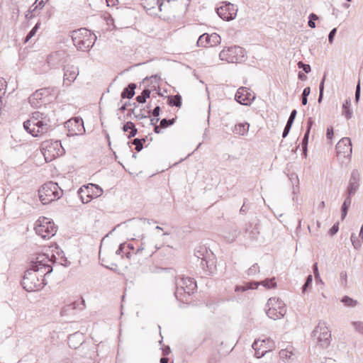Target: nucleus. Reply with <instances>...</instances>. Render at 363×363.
<instances>
[{"label":"nucleus","mask_w":363,"mask_h":363,"mask_svg":"<svg viewBox=\"0 0 363 363\" xmlns=\"http://www.w3.org/2000/svg\"><path fill=\"white\" fill-rule=\"evenodd\" d=\"M23 127L28 133L34 137L42 136L50 130V125L39 113H35L23 123Z\"/></svg>","instance_id":"obj_1"},{"label":"nucleus","mask_w":363,"mask_h":363,"mask_svg":"<svg viewBox=\"0 0 363 363\" xmlns=\"http://www.w3.org/2000/svg\"><path fill=\"white\" fill-rule=\"evenodd\" d=\"M63 191L58 184L53 182H48L40 186L38 197L44 205L49 204L60 199Z\"/></svg>","instance_id":"obj_2"},{"label":"nucleus","mask_w":363,"mask_h":363,"mask_svg":"<svg viewBox=\"0 0 363 363\" xmlns=\"http://www.w3.org/2000/svg\"><path fill=\"white\" fill-rule=\"evenodd\" d=\"M74 45L79 50L86 51L92 47L95 36L89 30L80 28L72 33Z\"/></svg>","instance_id":"obj_3"},{"label":"nucleus","mask_w":363,"mask_h":363,"mask_svg":"<svg viewBox=\"0 0 363 363\" xmlns=\"http://www.w3.org/2000/svg\"><path fill=\"white\" fill-rule=\"evenodd\" d=\"M54 256L50 257L48 253H38L35 255L31 260L30 269L36 272H40V274L46 275L52 270L51 263L53 262Z\"/></svg>","instance_id":"obj_4"},{"label":"nucleus","mask_w":363,"mask_h":363,"mask_svg":"<svg viewBox=\"0 0 363 363\" xmlns=\"http://www.w3.org/2000/svg\"><path fill=\"white\" fill-rule=\"evenodd\" d=\"M31 269L27 271L23 277L22 284L27 291H36L42 289L45 286L43 277Z\"/></svg>","instance_id":"obj_5"},{"label":"nucleus","mask_w":363,"mask_h":363,"mask_svg":"<svg viewBox=\"0 0 363 363\" xmlns=\"http://www.w3.org/2000/svg\"><path fill=\"white\" fill-rule=\"evenodd\" d=\"M41 151L47 162H50L64 154V148L58 140H45L41 145Z\"/></svg>","instance_id":"obj_6"},{"label":"nucleus","mask_w":363,"mask_h":363,"mask_svg":"<svg viewBox=\"0 0 363 363\" xmlns=\"http://www.w3.org/2000/svg\"><path fill=\"white\" fill-rule=\"evenodd\" d=\"M35 233L44 239L52 238L57 232V227L49 218L40 217L35 223Z\"/></svg>","instance_id":"obj_7"},{"label":"nucleus","mask_w":363,"mask_h":363,"mask_svg":"<svg viewBox=\"0 0 363 363\" xmlns=\"http://www.w3.org/2000/svg\"><path fill=\"white\" fill-rule=\"evenodd\" d=\"M286 313L285 304L278 298H270L267 303L266 313L269 318L277 320L282 318Z\"/></svg>","instance_id":"obj_8"},{"label":"nucleus","mask_w":363,"mask_h":363,"mask_svg":"<svg viewBox=\"0 0 363 363\" xmlns=\"http://www.w3.org/2000/svg\"><path fill=\"white\" fill-rule=\"evenodd\" d=\"M244 50L240 46H231L223 48L220 54V59L230 63H237L242 60Z\"/></svg>","instance_id":"obj_9"},{"label":"nucleus","mask_w":363,"mask_h":363,"mask_svg":"<svg viewBox=\"0 0 363 363\" xmlns=\"http://www.w3.org/2000/svg\"><path fill=\"white\" fill-rule=\"evenodd\" d=\"M101 194V189L93 184L83 186L78 191L80 199L84 203L90 202L93 199L99 196Z\"/></svg>","instance_id":"obj_10"},{"label":"nucleus","mask_w":363,"mask_h":363,"mask_svg":"<svg viewBox=\"0 0 363 363\" xmlns=\"http://www.w3.org/2000/svg\"><path fill=\"white\" fill-rule=\"evenodd\" d=\"M68 136L81 135L85 132L83 120L81 118H72L65 123Z\"/></svg>","instance_id":"obj_11"},{"label":"nucleus","mask_w":363,"mask_h":363,"mask_svg":"<svg viewBox=\"0 0 363 363\" xmlns=\"http://www.w3.org/2000/svg\"><path fill=\"white\" fill-rule=\"evenodd\" d=\"M313 337L321 347H327L330 344L331 334L325 323H319L313 331Z\"/></svg>","instance_id":"obj_12"},{"label":"nucleus","mask_w":363,"mask_h":363,"mask_svg":"<svg viewBox=\"0 0 363 363\" xmlns=\"http://www.w3.org/2000/svg\"><path fill=\"white\" fill-rule=\"evenodd\" d=\"M252 347L255 351V356L260 358L267 352L272 350L274 348V342L270 339L257 340L252 345Z\"/></svg>","instance_id":"obj_13"},{"label":"nucleus","mask_w":363,"mask_h":363,"mask_svg":"<svg viewBox=\"0 0 363 363\" xmlns=\"http://www.w3.org/2000/svg\"><path fill=\"white\" fill-rule=\"evenodd\" d=\"M238 9L230 3H225L217 9L218 15L225 21H230L236 17Z\"/></svg>","instance_id":"obj_14"},{"label":"nucleus","mask_w":363,"mask_h":363,"mask_svg":"<svg viewBox=\"0 0 363 363\" xmlns=\"http://www.w3.org/2000/svg\"><path fill=\"white\" fill-rule=\"evenodd\" d=\"M254 99V94L246 87L239 88L235 94V99L240 104L250 105Z\"/></svg>","instance_id":"obj_15"},{"label":"nucleus","mask_w":363,"mask_h":363,"mask_svg":"<svg viewBox=\"0 0 363 363\" xmlns=\"http://www.w3.org/2000/svg\"><path fill=\"white\" fill-rule=\"evenodd\" d=\"M220 37L217 33L201 35L198 40V44L204 48L213 47L220 43Z\"/></svg>","instance_id":"obj_16"},{"label":"nucleus","mask_w":363,"mask_h":363,"mask_svg":"<svg viewBox=\"0 0 363 363\" xmlns=\"http://www.w3.org/2000/svg\"><path fill=\"white\" fill-rule=\"evenodd\" d=\"M336 150L337 155L349 156L352 152L350 139L348 138L341 139L336 145Z\"/></svg>","instance_id":"obj_17"},{"label":"nucleus","mask_w":363,"mask_h":363,"mask_svg":"<svg viewBox=\"0 0 363 363\" xmlns=\"http://www.w3.org/2000/svg\"><path fill=\"white\" fill-rule=\"evenodd\" d=\"M78 74L79 70L77 67L73 65L67 66L65 69L64 83L67 85H69L77 79Z\"/></svg>","instance_id":"obj_18"},{"label":"nucleus","mask_w":363,"mask_h":363,"mask_svg":"<svg viewBox=\"0 0 363 363\" xmlns=\"http://www.w3.org/2000/svg\"><path fill=\"white\" fill-rule=\"evenodd\" d=\"M127 247L130 250V251L126 252L127 258L130 259L132 257L135 256L138 257V261H140L139 256L143 253L144 249L140 247H138L137 249H135L132 243H129L127 245Z\"/></svg>","instance_id":"obj_19"},{"label":"nucleus","mask_w":363,"mask_h":363,"mask_svg":"<svg viewBox=\"0 0 363 363\" xmlns=\"http://www.w3.org/2000/svg\"><path fill=\"white\" fill-rule=\"evenodd\" d=\"M48 1L49 0H36L35 4L30 7V10L26 13V17L27 18H32L35 16L33 13H34L38 8L40 9H43Z\"/></svg>","instance_id":"obj_20"},{"label":"nucleus","mask_w":363,"mask_h":363,"mask_svg":"<svg viewBox=\"0 0 363 363\" xmlns=\"http://www.w3.org/2000/svg\"><path fill=\"white\" fill-rule=\"evenodd\" d=\"M123 130L125 132V133H128V137L130 138H133L134 137L136 134H137V132H138V130L137 128H135V124L131 122V121H128L127 122L123 127Z\"/></svg>","instance_id":"obj_21"},{"label":"nucleus","mask_w":363,"mask_h":363,"mask_svg":"<svg viewBox=\"0 0 363 363\" xmlns=\"http://www.w3.org/2000/svg\"><path fill=\"white\" fill-rule=\"evenodd\" d=\"M182 284L183 285H186V288H184V286L182 287L184 288V291L188 294L193 292L194 289L196 288V282L194 281L190 278L182 279Z\"/></svg>","instance_id":"obj_22"},{"label":"nucleus","mask_w":363,"mask_h":363,"mask_svg":"<svg viewBox=\"0 0 363 363\" xmlns=\"http://www.w3.org/2000/svg\"><path fill=\"white\" fill-rule=\"evenodd\" d=\"M136 86L135 84H130L121 94L122 98L131 99L135 94V89Z\"/></svg>","instance_id":"obj_23"},{"label":"nucleus","mask_w":363,"mask_h":363,"mask_svg":"<svg viewBox=\"0 0 363 363\" xmlns=\"http://www.w3.org/2000/svg\"><path fill=\"white\" fill-rule=\"evenodd\" d=\"M259 284L257 282L255 283H246L244 286H237L235 289L236 292H243L248 289H256L258 286Z\"/></svg>","instance_id":"obj_24"},{"label":"nucleus","mask_w":363,"mask_h":363,"mask_svg":"<svg viewBox=\"0 0 363 363\" xmlns=\"http://www.w3.org/2000/svg\"><path fill=\"white\" fill-rule=\"evenodd\" d=\"M351 106V101L350 100H346L345 102L342 105V113L345 115V116L350 119L352 118V111L350 109Z\"/></svg>","instance_id":"obj_25"},{"label":"nucleus","mask_w":363,"mask_h":363,"mask_svg":"<svg viewBox=\"0 0 363 363\" xmlns=\"http://www.w3.org/2000/svg\"><path fill=\"white\" fill-rule=\"evenodd\" d=\"M168 104L172 106H175L177 107H180L182 105L181 96L179 95H176L168 97Z\"/></svg>","instance_id":"obj_26"},{"label":"nucleus","mask_w":363,"mask_h":363,"mask_svg":"<svg viewBox=\"0 0 363 363\" xmlns=\"http://www.w3.org/2000/svg\"><path fill=\"white\" fill-rule=\"evenodd\" d=\"M174 123V119L171 120H167V119H162L160 122V126H156L155 128V131L157 133H159L160 131V128H167V126L172 125Z\"/></svg>","instance_id":"obj_27"},{"label":"nucleus","mask_w":363,"mask_h":363,"mask_svg":"<svg viewBox=\"0 0 363 363\" xmlns=\"http://www.w3.org/2000/svg\"><path fill=\"white\" fill-rule=\"evenodd\" d=\"M150 91L149 89H145L142 92L141 95H139L136 97V101L139 103H145L146 99L150 98Z\"/></svg>","instance_id":"obj_28"},{"label":"nucleus","mask_w":363,"mask_h":363,"mask_svg":"<svg viewBox=\"0 0 363 363\" xmlns=\"http://www.w3.org/2000/svg\"><path fill=\"white\" fill-rule=\"evenodd\" d=\"M259 284V283H258ZM260 284L263 285L264 287H266L267 289H273V288H275L277 286V283L275 281V279L274 278H272V279H267L264 281H262Z\"/></svg>","instance_id":"obj_29"},{"label":"nucleus","mask_w":363,"mask_h":363,"mask_svg":"<svg viewBox=\"0 0 363 363\" xmlns=\"http://www.w3.org/2000/svg\"><path fill=\"white\" fill-rule=\"evenodd\" d=\"M249 128V125L247 124H239L235 125V131L237 133L244 135L245 133L247 132Z\"/></svg>","instance_id":"obj_30"},{"label":"nucleus","mask_w":363,"mask_h":363,"mask_svg":"<svg viewBox=\"0 0 363 363\" xmlns=\"http://www.w3.org/2000/svg\"><path fill=\"white\" fill-rule=\"evenodd\" d=\"M342 301L347 306H355L357 303V301L350 298V297H347V296H345L342 299Z\"/></svg>","instance_id":"obj_31"},{"label":"nucleus","mask_w":363,"mask_h":363,"mask_svg":"<svg viewBox=\"0 0 363 363\" xmlns=\"http://www.w3.org/2000/svg\"><path fill=\"white\" fill-rule=\"evenodd\" d=\"M40 26V23H36V25L33 28V29L30 31V33L28 34V35L26 36V40L25 42H28L33 36L35 35V34L36 33L38 28Z\"/></svg>","instance_id":"obj_32"},{"label":"nucleus","mask_w":363,"mask_h":363,"mask_svg":"<svg viewBox=\"0 0 363 363\" xmlns=\"http://www.w3.org/2000/svg\"><path fill=\"white\" fill-rule=\"evenodd\" d=\"M145 141V139L140 140L138 138H136L133 140V145H135V150L138 152L140 151L143 149V143Z\"/></svg>","instance_id":"obj_33"},{"label":"nucleus","mask_w":363,"mask_h":363,"mask_svg":"<svg viewBox=\"0 0 363 363\" xmlns=\"http://www.w3.org/2000/svg\"><path fill=\"white\" fill-rule=\"evenodd\" d=\"M298 67H302L305 72L308 73L309 72H311V67L309 65H305L303 62H298Z\"/></svg>","instance_id":"obj_34"},{"label":"nucleus","mask_w":363,"mask_h":363,"mask_svg":"<svg viewBox=\"0 0 363 363\" xmlns=\"http://www.w3.org/2000/svg\"><path fill=\"white\" fill-rule=\"evenodd\" d=\"M312 279V275H309L306 279L305 284L303 286V291H306L308 286L311 284Z\"/></svg>","instance_id":"obj_35"},{"label":"nucleus","mask_w":363,"mask_h":363,"mask_svg":"<svg viewBox=\"0 0 363 363\" xmlns=\"http://www.w3.org/2000/svg\"><path fill=\"white\" fill-rule=\"evenodd\" d=\"M296 110L292 111V112L291 113L290 117L288 120V122H287L288 124H289L291 125H292L294 120L296 117Z\"/></svg>","instance_id":"obj_36"},{"label":"nucleus","mask_w":363,"mask_h":363,"mask_svg":"<svg viewBox=\"0 0 363 363\" xmlns=\"http://www.w3.org/2000/svg\"><path fill=\"white\" fill-rule=\"evenodd\" d=\"M356 330L359 333H363V323L357 322L354 323Z\"/></svg>","instance_id":"obj_37"},{"label":"nucleus","mask_w":363,"mask_h":363,"mask_svg":"<svg viewBox=\"0 0 363 363\" xmlns=\"http://www.w3.org/2000/svg\"><path fill=\"white\" fill-rule=\"evenodd\" d=\"M77 337V335L76 334H74V335H72L69 336V340H68V342H69V345L70 347H76L77 346L74 344V340L76 339Z\"/></svg>","instance_id":"obj_38"},{"label":"nucleus","mask_w":363,"mask_h":363,"mask_svg":"<svg viewBox=\"0 0 363 363\" xmlns=\"http://www.w3.org/2000/svg\"><path fill=\"white\" fill-rule=\"evenodd\" d=\"M335 33H336V28H333V29L330 31V34H329V36H328V40H329V42H330V43H333V38H334V36H335Z\"/></svg>","instance_id":"obj_39"},{"label":"nucleus","mask_w":363,"mask_h":363,"mask_svg":"<svg viewBox=\"0 0 363 363\" xmlns=\"http://www.w3.org/2000/svg\"><path fill=\"white\" fill-rule=\"evenodd\" d=\"M338 229H339V226H338V224H335L330 230V235H334L335 234L337 231H338Z\"/></svg>","instance_id":"obj_40"},{"label":"nucleus","mask_w":363,"mask_h":363,"mask_svg":"<svg viewBox=\"0 0 363 363\" xmlns=\"http://www.w3.org/2000/svg\"><path fill=\"white\" fill-rule=\"evenodd\" d=\"M326 135L328 139H332L333 135V128L332 127L328 128Z\"/></svg>","instance_id":"obj_41"},{"label":"nucleus","mask_w":363,"mask_h":363,"mask_svg":"<svg viewBox=\"0 0 363 363\" xmlns=\"http://www.w3.org/2000/svg\"><path fill=\"white\" fill-rule=\"evenodd\" d=\"M291 127V125H289V124L286 123V127H285V128H284V132H283V137H284V138H285V137L288 135V133H289V130H290Z\"/></svg>","instance_id":"obj_42"},{"label":"nucleus","mask_w":363,"mask_h":363,"mask_svg":"<svg viewBox=\"0 0 363 363\" xmlns=\"http://www.w3.org/2000/svg\"><path fill=\"white\" fill-rule=\"evenodd\" d=\"M347 206L346 201L342 205V218H344L347 214Z\"/></svg>","instance_id":"obj_43"},{"label":"nucleus","mask_w":363,"mask_h":363,"mask_svg":"<svg viewBox=\"0 0 363 363\" xmlns=\"http://www.w3.org/2000/svg\"><path fill=\"white\" fill-rule=\"evenodd\" d=\"M325 79V77H324L320 84V99L321 98L322 94H323Z\"/></svg>","instance_id":"obj_44"},{"label":"nucleus","mask_w":363,"mask_h":363,"mask_svg":"<svg viewBox=\"0 0 363 363\" xmlns=\"http://www.w3.org/2000/svg\"><path fill=\"white\" fill-rule=\"evenodd\" d=\"M311 92L310 87H306L303 91V97H307Z\"/></svg>","instance_id":"obj_45"},{"label":"nucleus","mask_w":363,"mask_h":363,"mask_svg":"<svg viewBox=\"0 0 363 363\" xmlns=\"http://www.w3.org/2000/svg\"><path fill=\"white\" fill-rule=\"evenodd\" d=\"M312 123H313V121H311V119L310 118L308 120V131L307 133H306L305 135V137H304V139H306L308 138V133H309V130L312 125Z\"/></svg>","instance_id":"obj_46"},{"label":"nucleus","mask_w":363,"mask_h":363,"mask_svg":"<svg viewBox=\"0 0 363 363\" xmlns=\"http://www.w3.org/2000/svg\"><path fill=\"white\" fill-rule=\"evenodd\" d=\"M160 108L159 106H157L154 110H153V112H152V114L154 116H158L159 114H160Z\"/></svg>","instance_id":"obj_47"},{"label":"nucleus","mask_w":363,"mask_h":363,"mask_svg":"<svg viewBox=\"0 0 363 363\" xmlns=\"http://www.w3.org/2000/svg\"><path fill=\"white\" fill-rule=\"evenodd\" d=\"M359 93H360V86H359V83L357 86V90H356V93H355V97H356L357 100H358V99L359 97Z\"/></svg>","instance_id":"obj_48"},{"label":"nucleus","mask_w":363,"mask_h":363,"mask_svg":"<svg viewBox=\"0 0 363 363\" xmlns=\"http://www.w3.org/2000/svg\"><path fill=\"white\" fill-rule=\"evenodd\" d=\"M351 240H352V244L355 248H358L360 246V245L358 242H356V241L354 240V236H352Z\"/></svg>","instance_id":"obj_49"},{"label":"nucleus","mask_w":363,"mask_h":363,"mask_svg":"<svg viewBox=\"0 0 363 363\" xmlns=\"http://www.w3.org/2000/svg\"><path fill=\"white\" fill-rule=\"evenodd\" d=\"M318 18V16L314 13H311L309 16V19L311 21H316Z\"/></svg>","instance_id":"obj_50"},{"label":"nucleus","mask_w":363,"mask_h":363,"mask_svg":"<svg viewBox=\"0 0 363 363\" xmlns=\"http://www.w3.org/2000/svg\"><path fill=\"white\" fill-rule=\"evenodd\" d=\"M308 26L312 28H315V21H311L309 19Z\"/></svg>","instance_id":"obj_51"},{"label":"nucleus","mask_w":363,"mask_h":363,"mask_svg":"<svg viewBox=\"0 0 363 363\" xmlns=\"http://www.w3.org/2000/svg\"><path fill=\"white\" fill-rule=\"evenodd\" d=\"M160 363H168L169 359L166 357H162L160 359Z\"/></svg>","instance_id":"obj_52"},{"label":"nucleus","mask_w":363,"mask_h":363,"mask_svg":"<svg viewBox=\"0 0 363 363\" xmlns=\"http://www.w3.org/2000/svg\"><path fill=\"white\" fill-rule=\"evenodd\" d=\"M302 104L303 105H306L307 104V97H302Z\"/></svg>","instance_id":"obj_53"},{"label":"nucleus","mask_w":363,"mask_h":363,"mask_svg":"<svg viewBox=\"0 0 363 363\" xmlns=\"http://www.w3.org/2000/svg\"><path fill=\"white\" fill-rule=\"evenodd\" d=\"M359 237H360V238H362V240H363V225L362 226L361 230H360Z\"/></svg>","instance_id":"obj_54"},{"label":"nucleus","mask_w":363,"mask_h":363,"mask_svg":"<svg viewBox=\"0 0 363 363\" xmlns=\"http://www.w3.org/2000/svg\"><path fill=\"white\" fill-rule=\"evenodd\" d=\"M125 248V245H121V247H120V250H122Z\"/></svg>","instance_id":"obj_55"},{"label":"nucleus","mask_w":363,"mask_h":363,"mask_svg":"<svg viewBox=\"0 0 363 363\" xmlns=\"http://www.w3.org/2000/svg\"><path fill=\"white\" fill-rule=\"evenodd\" d=\"M314 267H315V271H317V264H315L314 265Z\"/></svg>","instance_id":"obj_56"},{"label":"nucleus","mask_w":363,"mask_h":363,"mask_svg":"<svg viewBox=\"0 0 363 363\" xmlns=\"http://www.w3.org/2000/svg\"><path fill=\"white\" fill-rule=\"evenodd\" d=\"M284 351H281V352H280V354H284Z\"/></svg>","instance_id":"obj_57"}]
</instances>
